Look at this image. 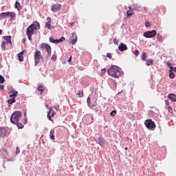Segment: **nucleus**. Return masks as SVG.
Listing matches in <instances>:
<instances>
[{"label": "nucleus", "instance_id": "nucleus-1", "mask_svg": "<svg viewBox=\"0 0 176 176\" xmlns=\"http://www.w3.org/2000/svg\"><path fill=\"white\" fill-rule=\"evenodd\" d=\"M41 29V24L38 21H34L32 25L28 26L26 29V35L29 41H32V35L34 32H36L38 30Z\"/></svg>", "mask_w": 176, "mask_h": 176}, {"label": "nucleus", "instance_id": "nucleus-2", "mask_svg": "<svg viewBox=\"0 0 176 176\" xmlns=\"http://www.w3.org/2000/svg\"><path fill=\"white\" fill-rule=\"evenodd\" d=\"M108 75L118 79L120 76V68L116 65H111L107 71Z\"/></svg>", "mask_w": 176, "mask_h": 176}, {"label": "nucleus", "instance_id": "nucleus-3", "mask_svg": "<svg viewBox=\"0 0 176 176\" xmlns=\"http://www.w3.org/2000/svg\"><path fill=\"white\" fill-rule=\"evenodd\" d=\"M21 116H23V114L20 111H14L10 118V122L13 124H17L19 122H20V120L21 119Z\"/></svg>", "mask_w": 176, "mask_h": 176}, {"label": "nucleus", "instance_id": "nucleus-4", "mask_svg": "<svg viewBox=\"0 0 176 176\" xmlns=\"http://www.w3.org/2000/svg\"><path fill=\"white\" fill-rule=\"evenodd\" d=\"M144 125L148 130H155L156 129V124L151 119H148L144 121Z\"/></svg>", "mask_w": 176, "mask_h": 176}, {"label": "nucleus", "instance_id": "nucleus-5", "mask_svg": "<svg viewBox=\"0 0 176 176\" xmlns=\"http://www.w3.org/2000/svg\"><path fill=\"white\" fill-rule=\"evenodd\" d=\"M34 59H35V65H38V64L41 63V60H43L41 51L36 50V52L34 54Z\"/></svg>", "mask_w": 176, "mask_h": 176}, {"label": "nucleus", "instance_id": "nucleus-6", "mask_svg": "<svg viewBox=\"0 0 176 176\" xmlns=\"http://www.w3.org/2000/svg\"><path fill=\"white\" fill-rule=\"evenodd\" d=\"M156 30H152L144 32L143 35L145 38H154L156 36Z\"/></svg>", "mask_w": 176, "mask_h": 176}, {"label": "nucleus", "instance_id": "nucleus-7", "mask_svg": "<svg viewBox=\"0 0 176 176\" xmlns=\"http://www.w3.org/2000/svg\"><path fill=\"white\" fill-rule=\"evenodd\" d=\"M49 111L47 112V118L48 120L52 122V118H54V116L56 115V111L53 110V108L50 107L48 108Z\"/></svg>", "mask_w": 176, "mask_h": 176}, {"label": "nucleus", "instance_id": "nucleus-8", "mask_svg": "<svg viewBox=\"0 0 176 176\" xmlns=\"http://www.w3.org/2000/svg\"><path fill=\"white\" fill-rule=\"evenodd\" d=\"M69 39L72 45H75L76 42H78V36L76 35V33H72V35L69 36Z\"/></svg>", "mask_w": 176, "mask_h": 176}, {"label": "nucleus", "instance_id": "nucleus-9", "mask_svg": "<svg viewBox=\"0 0 176 176\" xmlns=\"http://www.w3.org/2000/svg\"><path fill=\"white\" fill-rule=\"evenodd\" d=\"M19 95V92L14 89H10L9 91V97L10 98L15 99L16 97Z\"/></svg>", "mask_w": 176, "mask_h": 176}, {"label": "nucleus", "instance_id": "nucleus-10", "mask_svg": "<svg viewBox=\"0 0 176 176\" xmlns=\"http://www.w3.org/2000/svg\"><path fill=\"white\" fill-rule=\"evenodd\" d=\"M51 10L56 13V12H60L61 10V5L60 4H54L52 6Z\"/></svg>", "mask_w": 176, "mask_h": 176}, {"label": "nucleus", "instance_id": "nucleus-11", "mask_svg": "<svg viewBox=\"0 0 176 176\" xmlns=\"http://www.w3.org/2000/svg\"><path fill=\"white\" fill-rule=\"evenodd\" d=\"M118 50H120V52H124V50H127V45L123 43H120L118 47Z\"/></svg>", "mask_w": 176, "mask_h": 176}, {"label": "nucleus", "instance_id": "nucleus-12", "mask_svg": "<svg viewBox=\"0 0 176 176\" xmlns=\"http://www.w3.org/2000/svg\"><path fill=\"white\" fill-rule=\"evenodd\" d=\"M9 14H10L9 12L0 13V20H3V19H6V17H9Z\"/></svg>", "mask_w": 176, "mask_h": 176}, {"label": "nucleus", "instance_id": "nucleus-13", "mask_svg": "<svg viewBox=\"0 0 176 176\" xmlns=\"http://www.w3.org/2000/svg\"><path fill=\"white\" fill-rule=\"evenodd\" d=\"M24 52L25 51H21L19 54H18L19 61H24Z\"/></svg>", "mask_w": 176, "mask_h": 176}, {"label": "nucleus", "instance_id": "nucleus-14", "mask_svg": "<svg viewBox=\"0 0 176 176\" xmlns=\"http://www.w3.org/2000/svg\"><path fill=\"white\" fill-rule=\"evenodd\" d=\"M3 39L6 41V43H12V36H3Z\"/></svg>", "mask_w": 176, "mask_h": 176}, {"label": "nucleus", "instance_id": "nucleus-15", "mask_svg": "<svg viewBox=\"0 0 176 176\" xmlns=\"http://www.w3.org/2000/svg\"><path fill=\"white\" fill-rule=\"evenodd\" d=\"M45 50L48 53L49 56H52V47H50V45H47V47H45Z\"/></svg>", "mask_w": 176, "mask_h": 176}, {"label": "nucleus", "instance_id": "nucleus-16", "mask_svg": "<svg viewBox=\"0 0 176 176\" xmlns=\"http://www.w3.org/2000/svg\"><path fill=\"white\" fill-rule=\"evenodd\" d=\"M15 9H17V10H21V4H20L19 2L16 1L14 4Z\"/></svg>", "mask_w": 176, "mask_h": 176}, {"label": "nucleus", "instance_id": "nucleus-17", "mask_svg": "<svg viewBox=\"0 0 176 176\" xmlns=\"http://www.w3.org/2000/svg\"><path fill=\"white\" fill-rule=\"evenodd\" d=\"M105 142H104V138H99L98 139V144L100 145V146H102Z\"/></svg>", "mask_w": 176, "mask_h": 176}, {"label": "nucleus", "instance_id": "nucleus-18", "mask_svg": "<svg viewBox=\"0 0 176 176\" xmlns=\"http://www.w3.org/2000/svg\"><path fill=\"white\" fill-rule=\"evenodd\" d=\"M168 97H169L170 100L173 101V102H175V101H176V96L174 94H169Z\"/></svg>", "mask_w": 176, "mask_h": 176}, {"label": "nucleus", "instance_id": "nucleus-19", "mask_svg": "<svg viewBox=\"0 0 176 176\" xmlns=\"http://www.w3.org/2000/svg\"><path fill=\"white\" fill-rule=\"evenodd\" d=\"M146 65L148 67H149V65H153V60L152 59H146Z\"/></svg>", "mask_w": 176, "mask_h": 176}, {"label": "nucleus", "instance_id": "nucleus-20", "mask_svg": "<svg viewBox=\"0 0 176 176\" xmlns=\"http://www.w3.org/2000/svg\"><path fill=\"white\" fill-rule=\"evenodd\" d=\"M54 137V129H52L50 133V138H51V140H55Z\"/></svg>", "mask_w": 176, "mask_h": 176}, {"label": "nucleus", "instance_id": "nucleus-21", "mask_svg": "<svg viewBox=\"0 0 176 176\" xmlns=\"http://www.w3.org/2000/svg\"><path fill=\"white\" fill-rule=\"evenodd\" d=\"M45 28H48V30H53L54 28L52 26V23H47L45 24Z\"/></svg>", "mask_w": 176, "mask_h": 176}, {"label": "nucleus", "instance_id": "nucleus-22", "mask_svg": "<svg viewBox=\"0 0 176 176\" xmlns=\"http://www.w3.org/2000/svg\"><path fill=\"white\" fill-rule=\"evenodd\" d=\"M169 78L170 79H174L175 78V74L173 73V70H169Z\"/></svg>", "mask_w": 176, "mask_h": 176}, {"label": "nucleus", "instance_id": "nucleus-23", "mask_svg": "<svg viewBox=\"0 0 176 176\" xmlns=\"http://www.w3.org/2000/svg\"><path fill=\"white\" fill-rule=\"evenodd\" d=\"M38 91H41L40 94H42L43 93V91H45V87L43 86H39L38 87Z\"/></svg>", "mask_w": 176, "mask_h": 176}, {"label": "nucleus", "instance_id": "nucleus-24", "mask_svg": "<svg viewBox=\"0 0 176 176\" xmlns=\"http://www.w3.org/2000/svg\"><path fill=\"white\" fill-rule=\"evenodd\" d=\"M6 42L3 41L1 43V49L5 52L6 50Z\"/></svg>", "mask_w": 176, "mask_h": 176}, {"label": "nucleus", "instance_id": "nucleus-25", "mask_svg": "<svg viewBox=\"0 0 176 176\" xmlns=\"http://www.w3.org/2000/svg\"><path fill=\"white\" fill-rule=\"evenodd\" d=\"M157 41H159V42L163 41V36H162L161 34H157Z\"/></svg>", "mask_w": 176, "mask_h": 176}, {"label": "nucleus", "instance_id": "nucleus-26", "mask_svg": "<svg viewBox=\"0 0 176 176\" xmlns=\"http://www.w3.org/2000/svg\"><path fill=\"white\" fill-rule=\"evenodd\" d=\"M15 102H16V99L14 98H12L11 100H8V103L10 105H12V104H13Z\"/></svg>", "mask_w": 176, "mask_h": 176}, {"label": "nucleus", "instance_id": "nucleus-27", "mask_svg": "<svg viewBox=\"0 0 176 176\" xmlns=\"http://www.w3.org/2000/svg\"><path fill=\"white\" fill-rule=\"evenodd\" d=\"M142 60H143L144 61H146V52H143L142 54Z\"/></svg>", "mask_w": 176, "mask_h": 176}, {"label": "nucleus", "instance_id": "nucleus-28", "mask_svg": "<svg viewBox=\"0 0 176 176\" xmlns=\"http://www.w3.org/2000/svg\"><path fill=\"white\" fill-rule=\"evenodd\" d=\"M166 65H167V67H168V68L170 69L171 71H173V66H172L173 64L171 63V62L168 61V62L166 63Z\"/></svg>", "mask_w": 176, "mask_h": 176}, {"label": "nucleus", "instance_id": "nucleus-29", "mask_svg": "<svg viewBox=\"0 0 176 176\" xmlns=\"http://www.w3.org/2000/svg\"><path fill=\"white\" fill-rule=\"evenodd\" d=\"M76 96H78L80 98H82V97H83V90H80L79 92L76 94Z\"/></svg>", "mask_w": 176, "mask_h": 176}, {"label": "nucleus", "instance_id": "nucleus-30", "mask_svg": "<svg viewBox=\"0 0 176 176\" xmlns=\"http://www.w3.org/2000/svg\"><path fill=\"white\" fill-rule=\"evenodd\" d=\"M11 20H13V19H14V17H16V14L14 12H10L9 14Z\"/></svg>", "mask_w": 176, "mask_h": 176}, {"label": "nucleus", "instance_id": "nucleus-31", "mask_svg": "<svg viewBox=\"0 0 176 176\" xmlns=\"http://www.w3.org/2000/svg\"><path fill=\"white\" fill-rule=\"evenodd\" d=\"M47 44H46V43H42V44H41L40 45V47H41V49H46V47H47Z\"/></svg>", "mask_w": 176, "mask_h": 176}, {"label": "nucleus", "instance_id": "nucleus-32", "mask_svg": "<svg viewBox=\"0 0 176 176\" xmlns=\"http://www.w3.org/2000/svg\"><path fill=\"white\" fill-rule=\"evenodd\" d=\"M16 124V126H17V127L19 128V129H23L24 128V125H23V124L22 123H17V124Z\"/></svg>", "mask_w": 176, "mask_h": 176}, {"label": "nucleus", "instance_id": "nucleus-33", "mask_svg": "<svg viewBox=\"0 0 176 176\" xmlns=\"http://www.w3.org/2000/svg\"><path fill=\"white\" fill-rule=\"evenodd\" d=\"M133 15V12H131V10H128L126 12V16L127 17H131V16Z\"/></svg>", "mask_w": 176, "mask_h": 176}, {"label": "nucleus", "instance_id": "nucleus-34", "mask_svg": "<svg viewBox=\"0 0 176 176\" xmlns=\"http://www.w3.org/2000/svg\"><path fill=\"white\" fill-rule=\"evenodd\" d=\"M5 78L2 75H0V83H4Z\"/></svg>", "mask_w": 176, "mask_h": 176}, {"label": "nucleus", "instance_id": "nucleus-35", "mask_svg": "<svg viewBox=\"0 0 176 176\" xmlns=\"http://www.w3.org/2000/svg\"><path fill=\"white\" fill-rule=\"evenodd\" d=\"M133 54L136 56H138L140 54V51L138 50H136L134 52Z\"/></svg>", "mask_w": 176, "mask_h": 176}, {"label": "nucleus", "instance_id": "nucleus-36", "mask_svg": "<svg viewBox=\"0 0 176 176\" xmlns=\"http://www.w3.org/2000/svg\"><path fill=\"white\" fill-rule=\"evenodd\" d=\"M51 58H52V60H53V61H56L57 60V56L54 54V55H52Z\"/></svg>", "mask_w": 176, "mask_h": 176}, {"label": "nucleus", "instance_id": "nucleus-37", "mask_svg": "<svg viewBox=\"0 0 176 176\" xmlns=\"http://www.w3.org/2000/svg\"><path fill=\"white\" fill-rule=\"evenodd\" d=\"M110 115L111 116H115V115H116V110H113V111H111Z\"/></svg>", "mask_w": 176, "mask_h": 176}, {"label": "nucleus", "instance_id": "nucleus-38", "mask_svg": "<svg viewBox=\"0 0 176 176\" xmlns=\"http://www.w3.org/2000/svg\"><path fill=\"white\" fill-rule=\"evenodd\" d=\"M87 118L91 120V121L90 122H88L89 124H90V123H93V116H87Z\"/></svg>", "mask_w": 176, "mask_h": 176}, {"label": "nucleus", "instance_id": "nucleus-39", "mask_svg": "<svg viewBox=\"0 0 176 176\" xmlns=\"http://www.w3.org/2000/svg\"><path fill=\"white\" fill-rule=\"evenodd\" d=\"M87 104H88L89 105H90V102H91V100L90 99V96H89V97L87 98Z\"/></svg>", "mask_w": 176, "mask_h": 176}, {"label": "nucleus", "instance_id": "nucleus-40", "mask_svg": "<svg viewBox=\"0 0 176 176\" xmlns=\"http://www.w3.org/2000/svg\"><path fill=\"white\" fill-rule=\"evenodd\" d=\"M168 112H170V113H173V108H171L170 106L168 107Z\"/></svg>", "mask_w": 176, "mask_h": 176}, {"label": "nucleus", "instance_id": "nucleus-41", "mask_svg": "<svg viewBox=\"0 0 176 176\" xmlns=\"http://www.w3.org/2000/svg\"><path fill=\"white\" fill-rule=\"evenodd\" d=\"M107 57H108V58H112V54L111 53H107Z\"/></svg>", "mask_w": 176, "mask_h": 176}, {"label": "nucleus", "instance_id": "nucleus-42", "mask_svg": "<svg viewBox=\"0 0 176 176\" xmlns=\"http://www.w3.org/2000/svg\"><path fill=\"white\" fill-rule=\"evenodd\" d=\"M16 155H19V153H20V148L19 147L16 148Z\"/></svg>", "mask_w": 176, "mask_h": 176}, {"label": "nucleus", "instance_id": "nucleus-43", "mask_svg": "<svg viewBox=\"0 0 176 176\" xmlns=\"http://www.w3.org/2000/svg\"><path fill=\"white\" fill-rule=\"evenodd\" d=\"M47 23H52V18L48 16L47 18Z\"/></svg>", "mask_w": 176, "mask_h": 176}, {"label": "nucleus", "instance_id": "nucleus-44", "mask_svg": "<svg viewBox=\"0 0 176 176\" xmlns=\"http://www.w3.org/2000/svg\"><path fill=\"white\" fill-rule=\"evenodd\" d=\"M60 42H64V41H65V37L62 36L60 39H59Z\"/></svg>", "mask_w": 176, "mask_h": 176}, {"label": "nucleus", "instance_id": "nucleus-45", "mask_svg": "<svg viewBox=\"0 0 176 176\" xmlns=\"http://www.w3.org/2000/svg\"><path fill=\"white\" fill-rule=\"evenodd\" d=\"M55 41L56 40H54V38H53L52 37L50 38V42H52V43H54Z\"/></svg>", "mask_w": 176, "mask_h": 176}, {"label": "nucleus", "instance_id": "nucleus-46", "mask_svg": "<svg viewBox=\"0 0 176 176\" xmlns=\"http://www.w3.org/2000/svg\"><path fill=\"white\" fill-rule=\"evenodd\" d=\"M113 43H114L115 45H118V43H119V41H118V39L115 38V39L113 40Z\"/></svg>", "mask_w": 176, "mask_h": 176}, {"label": "nucleus", "instance_id": "nucleus-47", "mask_svg": "<svg viewBox=\"0 0 176 176\" xmlns=\"http://www.w3.org/2000/svg\"><path fill=\"white\" fill-rule=\"evenodd\" d=\"M74 25H75V23H74V22L70 23L69 24V27H70L71 28H72V27H73Z\"/></svg>", "mask_w": 176, "mask_h": 176}, {"label": "nucleus", "instance_id": "nucleus-48", "mask_svg": "<svg viewBox=\"0 0 176 176\" xmlns=\"http://www.w3.org/2000/svg\"><path fill=\"white\" fill-rule=\"evenodd\" d=\"M165 104H166V105H167L168 107H170V102H168V100H165Z\"/></svg>", "mask_w": 176, "mask_h": 176}, {"label": "nucleus", "instance_id": "nucleus-49", "mask_svg": "<svg viewBox=\"0 0 176 176\" xmlns=\"http://www.w3.org/2000/svg\"><path fill=\"white\" fill-rule=\"evenodd\" d=\"M60 39H55L54 43H60Z\"/></svg>", "mask_w": 176, "mask_h": 176}, {"label": "nucleus", "instance_id": "nucleus-50", "mask_svg": "<svg viewBox=\"0 0 176 176\" xmlns=\"http://www.w3.org/2000/svg\"><path fill=\"white\" fill-rule=\"evenodd\" d=\"M5 89V86L0 85V90H3Z\"/></svg>", "mask_w": 176, "mask_h": 176}, {"label": "nucleus", "instance_id": "nucleus-51", "mask_svg": "<svg viewBox=\"0 0 176 176\" xmlns=\"http://www.w3.org/2000/svg\"><path fill=\"white\" fill-rule=\"evenodd\" d=\"M146 27H151V23L149 22H147L146 23Z\"/></svg>", "mask_w": 176, "mask_h": 176}, {"label": "nucleus", "instance_id": "nucleus-52", "mask_svg": "<svg viewBox=\"0 0 176 176\" xmlns=\"http://www.w3.org/2000/svg\"><path fill=\"white\" fill-rule=\"evenodd\" d=\"M72 60V56H70L69 58L68 59L69 63H71Z\"/></svg>", "mask_w": 176, "mask_h": 176}, {"label": "nucleus", "instance_id": "nucleus-53", "mask_svg": "<svg viewBox=\"0 0 176 176\" xmlns=\"http://www.w3.org/2000/svg\"><path fill=\"white\" fill-rule=\"evenodd\" d=\"M25 41H26L25 38H23V39H22V43H25Z\"/></svg>", "mask_w": 176, "mask_h": 176}, {"label": "nucleus", "instance_id": "nucleus-54", "mask_svg": "<svg viewBox=\"0 0 176 176\" xmlns=\"http://www.w3.org/2000/svg\"><path fill=\"white\" fill-rule=\"evenodd\" d=\"M173 71H174L175 72H176V67H173Z\"/></svg>", "mask_w": 176, "mask_h": 176}, {"label": "nucleus", "instance_id": "nucleus-55", "mask_svg": "<svg viewBox=\"0 0 176 176\" xmlns=\"http://www.w3.org/2000/svg\"><path fill=\"white\" fill-rule=\"evenodd\" d=\"M1 131H6V130L5 129V128H1Z\"/></svg>", "mask_w": 176, "mask_h": 176}, {"label": "nucleus", "instance_id": "nucleus-56", "mask_svg": "<svg viewBox=\"0 0 176 176\" xmlns=\"http://www.w3.org/2000/svg\"><path fill=\"white\" fill-rule=\"evenodd\" d=\"M45 107H46V108H47V109H49L50 107H49L48 104H46Z\"/></svg>", "mask_w": 176, "mask_h": 176}, {"label": "nucleus", "instance_id": "nucleus-57", "mask_svg": "<svg viewBox=\"0 0 176 176\" xmlns=\"http://www.w3.org/2000/svg\"><path fill=\"white\" fill-rule=\"evenodd\" d=\"M0 35H2V30L0 29Z\"/></svg>", "mask_w": 176, "mask_h": 176}, {"label": "nucleus", "instance_id": "nucleus-58", "mask_svg": "<svg viewBox=\"0 0 176 176\" xmlns=\"http://www.w3.org/2000/svg\"><path fill=\"white\" fill-rule=\"evenodd\" d=\"M25 123H27V118H25Z\"/></svg>", "mask_w": 176, "mask_h": 176}, {"label": "nucleus", "instance_id": "nucleus-59", "mask_svg": "<svg viewBox=\"0 0 176 176\" xmlns=\"http://www.w3.org/2000/svg\"><path fill=\"white\" fill-rule=\"evenodd\" d=\"M144 12H146V8H144Z\"/></svg>", "mask_w": 176, "mask_h": 176}, {"label": "nucleus", "instance_id": "nucleus-60", "mask_svg": "<svg viewBox=\"0 0 176 176\" xmlns=\"http://www.w3.org/2000/svg\"><path fill=\"white\" fill-rule=\"evenodd\" d=\"M127 149H128L127 147H125V151H127Z\"/></svg>", "mask_w": 176, "mask_h": 176}, {"label": "nucleus", "instance_id": "nucleus-61", "mask_svg": "<svg viewBox=\"0 0 176 176\" xmlns=\"http://www.w3.org/2000/svg\"><path fill=\"white\" fill-rule=\"evenodd\" d=\"M129 9H130V10H131V7H129Z\"/></svg>", "mask_w": 176, "mask_h": 176}]
</instances>
